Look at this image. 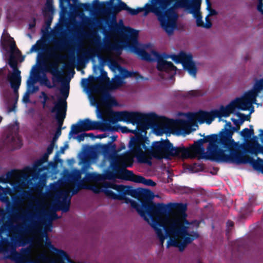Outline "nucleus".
Returning a JSON list of instances; mask_svg holds the SVG:
<instances>
[{
	"label": "nucleus",
	"instance_id": "obj_1",
	"mask_svg": "<svg viewBox=\"0 0 263 263\" xmlns=\"http://www.w3.org/2000/svg\"><path fill=\"white\" fill-rule=\"evenodd\" d=\"M170 205L171 206V211H175L181 217L171 220H163L160 222L154 221L152 227L155 231L162 246H163L165 238L173 235L174 238L170 237L167 242V247H177L180 252H182L187 245L198 238L199 235L193 231L189 233L188 227L185 226L189 224L186 219V204L170 202Z\"/></svg>",
	"mask_w": 263,
	"mask_h": 263
},
{
	"label": "nucleus",
	"instance_id": "obj_2",
	"mask_svg": "<svg viewBox=\"0 0 263 263\" xmlns=\"http://www.w3.org/2000/svg\"><path fill=\"white\" fill-rule=\"evenodd\" d=\"M221 134H211L195 141L191 151L198 159H204L217 162L232 163L226 147L220 141Z\"/></svg>",
	"mask_w": 263,
	"mask_h": 263
},
{
	"label": "nucleus",
	"instance_id": "obj_3",
	"mask_svg": "<svg viewBox=\"0 0 263 263\" xmlns=\"http://www.w3.org/2000/svg\"><path fill=\"white\" fill-rule=\"evenodd\" d=\"M174 0H153L152 4H145L143 11L145 13L153 12L158 17L162 27L166 32L173 34L176 22L178 17L175 4L169 7Z\"/></svg>",
	"mask_w": 263,
	"mask_h": 263
},
{
	"label": "nucleus",
	"instance_id": "obj_4",
	"mask_svg": "<svg viewBox=\"0 0 263 263\" xmlns=\"http://www.w3.org/2000/svg\"><path fill=\"white\" fill-rule=\"evenodd\" d=\"M158 115L155 112L148 114H142L136 111H112L111 119L110 121L112 124H115L118 121H124L126 123H132L133 125L137 124L138 130H132L130 132L136 135H142L143 133L146 134L151 124L157 120Z\"/></svg>",
	"mask_w": 263,
	"mask_h": 263
},
{
	"label": "nucleus",
	"instance_id": "obj_5",
	"mask_svg": "<svg viewBox=\"0 0 263 263\" xmlns=\"http://www.w3.org/2000/svg\"><path fill=\"white\" fill-rule=\"evenodd\" d=\"M239 129L240 127L236 126H232L231 128H224L220 132V141L226 146L232 163L238 165L242 164V162L248 157L240 150L238 143L232 138L234 133L238 132Z\"/></svg>",
	"mask_w": 263,
	"mask_h": 263
},
{
	"label": "nucleus",
	"instance_id": "obj_6",
	"mask_svg": "<svg viewBox=\"0 0 263 263\" xmlns=\"http://www.w3.org/2000/svg\"><path fill=\"white\" fill-rule=\"evenodd\" d=\"M147 137L142 135H137L136 133V136L133 137L128 144L129 151L133 156L137 158L138 162L140 163H146L149 165L152 164L150 160H147L144 156L143 149L146 150L147 146L145 142Z\"/></svg>",
	"mask_w": 263,
	"mask_h": 263
},
{
	"label": "nucleus",
	"instance_id": "obj_7",
	"mask_svg": "<svg viewBox=\"0 0 263 263\" xmlns=\"http://www.w3.org/2000/svg\"><path fill=\"white\" fill-rule=\"evenodd\" d=\"M62 85L63 87L61 89V93L63 98L58 99V102L54 103L55 106L51 110V112H57L56 119L58 122V127H60L61 129L66 114L67 102L66 99L69 95V82L65 84L62 83Z\"/></svg>",
	"mask_w": 263,
	"mask_h": 263
},
{
	"label": "nucleus",
	"instance_id": "obj_8",
	"mask_svg": "<svg viewBox=\"0 0 263 263\" xmlns=\"http://www.w3.org/2000/svg\"><path fill=\"white\" fill-rule=\"evenodd\" d=\"M171 146L172 143L168 139H161L160 141L152 142L151 149L147 152V154L158 160L169 159Z\"/></svg>",
	"mask_w": 263,
	"mask_h": 263
},
{
	"label": "nucleus",
	"instance_id": "obj_9",
	"mask_svg": "<svg viewBox=\"0 0 263 263\" xmlns=\"http://www.w3.org/2000/svg\"><path fill=\"white\" fill-rule=\"evenodd\" d=\"M105 84L100 83L99 84L94 85L91 88V91L95 93H100L101 96L100 98L99 102H95L96 104L101 105L107 108H111L113 106H116L118 103L115 98L112 97L108 92V90H111Z\"/></svg>",
	"mask_w": 263,
	"mask_h": 263
},
{
	"label": "nucleus",
	"instance_id": "obj_10",
	"mask_svg": "<svg viewBox=\"0 0 263 263\" xmlns=\"http://www.w3.org/2000/svg\"><path fill=\"white\" fill-rule=\"evenodd\" d=\"M201 2L202 0H176L175 6L176 8H185L190 10V12L196 16L197 26L204 28V23L200 13Z\"/></svg>",
	"mask_w": 263,
	"mask_h": 263
},
{
	"label": "nucleus",
	"instance_id": "obj_11",
	"mask_svg": "<svg viewBox=\"0 0 263 263\" xmlns=\"http://www.w3.org/2000/svg\"><path fill=\"white\" fill-rule=\"evenodd\" d=\"M168 58H171L176 64L181 63L183 68L187 70L191 76L196 78L197 68L193 61V56L191 54L181 51L179 54L168 55Z\"/></svg>",
	"mask_w": 263,
	"mask_h": 263
},
{
	"label": "nucleus",
	"instance_id": "obj_12",
	"mask_svg": "<svg viewBox=\"0 0 263 263\" xmlns=\"http://www.w3.org/2000/svg\"><path fill=\"white\" fill-rule=\"evenodd\" d=\"M111 117L108 119L103 120V122L99 121H91L89 119H85L83 120H79V123H80L82 130L84 132L101 129L102 131L109 130L111 129V127L110 123L112 122L110 121Z\"/></svg>",
	"mask_w": 263,
	"mask_h": 263
},
{
	"label": "nucleus",
	"instance_id": "obj_13",
	"mask_svg": "<svg viewBox=\"0 0 263 263\" xmlns=\"http://www.w3.org/2000/svg\"><path fill=\"white\" fill-rule=\"evenodd\" d=\"M11 241L7 237L2 239L0 242V252L9 254V251L15 245L18 247L25 246L29 243L30 240L26 237L17 236L11 238Z\"/></svg>",
	"mask_w": 263,
	"mask_h": 263
},
{
	"label": "nucleus",
	"instance_id": "obj_14",
	"mask_svg": "<svg viewBox=\"0 0 263 263\" xmlns=\"http://www.w3.org/2000/svg\"><path fill=\"white\" fill-rule=\"evenodd\" d=\"M171 208V206H170V203H167V204L163 203H158L157 204L154 203L153 205H152L149 211H148L147 213V216L151 213H152L159 216H164L166 217L165 219H162L159 217L158 219L153 220V223H154V221H158V222H160L163 220H169L168 218L170 213L172 212ZM153 224V223H152V225Z\"/></svg>",
	"mask_w": 263,
	"mask_h": 263
},
{
	"label": "nucleus",
	"instance_id": "obj_15",
	"mask_svg": "<svg viewBox=\"0 0 263 263\" xmlns=\"http://www.w3.org/2000/svg\"><path fill=\"white\" fill-rule=\"evenodd\" d=\"M135 195H136L139 200L141 202L140 205L142 207L146 213L149 211L152 205H153V203L152 200L153 198V193L152 191L149 190H143L137 191L136 190V193H134L132 195L134 196Z\"/></svg>",
	"mask_w": 263,
	"mask_h": 263
},
{
	"label": "nucleus",
	"instance_id": "obj_16",
	"mask_svg": "<svg viewBox=\"0 0 263 263\" xmlns=\"http://www.w3.org/2000/svg\"><path fill=\"white\" fill-rule=\"evenodd\" d=\"M43 235L46 238V240L45 241V247L49 249L52 253L56 255L61 258L62 260L61 263H74L70 259L69 256L66 252L63 250L55 248L52 244L46 232H44Z\"/></svg>",
	"mask_w": 263,
	"mask_h": 263
},
{
	"label": "nucleus",
	"instance_id": "obj_17",
	"mask_svg": "<svg viewBox=\"0 0 263 263\" xmlns=\"http://www.w3.org/2000/svg\"><path fill=\"white\" fill-rule=\"evenodd\" d=\"M112 168L117 173V178L137 183L138 181L136 179L140 175H135L133 171L128 170L126 167L120 168L117 164H112Z\"/></svg>",
	"mask_w": 263,
	"mask_h": 263
},
{
	"label": "nucleus",
	"instance_id": "obj_18",
	"mask_svg": "<svg viewBox=\"0 0 263 263\" xmlns=\"http://www.w3.org/2000/svg\"><path fill=\"white\" fill-rule=\"evenodd\" d=\"M168 58V55L166 54H160V57L157 59V68L160 71L170 72L174 71L175 73L177 67L174 65L172 62L165 60V59Z\"/></svg>",
	"mask_w": 263,
	"mask_h": 263
},
{
	"label": "nucleus",
	"instance_id": "obj_19",
	"mask_svg": "<svg viewBox=\"0 0 263 263\" xmlns=\"http://www.w3.org/2000/svg\"><path fill=\"white\" fill-rule=\"evenodd\" d=\"M130 154V152L127 151L122 154L117 155L116 156V163L114 164H118L119 167L120 166V168L132 166L134 163V159Z\"/></svg>",
	"mask_w": 263,
	"mask_h": 263
},
{
	"label": "nucleus",
	"instance_id": "obj_20",
	"mask_svg": "<svg viewBox=\"0 0 263 263\" xmlns=\"http://www.w3.org/2000/svg\"><path fill=\"white\" fill-rule=\"evenodd\" d=\"M190 152H191V148L189 149L183 146L175 147L173 146V143H172L169 159L172 157H180L182 158H190L191 157Z\"/></svg>",
	"mask_w": 263,
	"mask_h": 263
},
{
	"label": "nucleus",
	"instance_id": "obj_21",
	"mask_svg": "<svg viewBox=\"0 0 263 263\" xmlns=\"http://www.w3.org/2000/svg\"><path fill=\"white\" fill-rule=\"evenodd\" d=\"M7 80L14 93H17L21 84V71L20 70L13 71L12 73L8 74Z\"/></svg>",
	"mask_w": 263,
	"mask_h": 263
},
{
	"label": "nucleus",
	"instance_id": "obj_22",
	"mask_svg": "<svg viewBox=\"0 0 263 263\" xmlns=\"http://www.w3.org/2000/svg\"><path fill=\"white\" fill-rule=\"evenodd\" d=\"M6 138L8 140H10L11 143L17 142L18 143V147H21L22 143L18 135V126L17 123L9 126Z\"/></svg>",
	"mask_w": 263,
	"mask_h": 263
},
{
	"label": "nucleus",
	"instance_id": "obj_23",
	"mask_svg": "<svg viewBox=\"0 0 263 263\" xmlns=\"http://www.w3.org/2000/svg\"><path fill=\"white\" fill-rule=\"evenodd\" d=\"M93 41L95 45L99 49H101L104 47L105 49L107 50L120 51L122 49V47L120 43L119 42L111 43L110 42H107L105 43L104 46H103L102 43L101 41V38L99 35H97L96 37L94 38Z\"/></svg>",
	"mask_w": 263,
	"mask_h": 263
},
{
	"label": "nucleus",
	"instance_id": "obj_24",
	"mask_svg": "<svg viewBox=\"0 0 263 263\" xmlns=\"http://www.w3.org/2000/svg\"><path fill=\"white\" fill-rule=\"evenodd\" d=\"M219 116V112L216 110H213L211 112L200 110L199 111L198 121L200 123L205 122L208 124H210L212 123L215 118L218 117Z\"/></svg>",
	"mask_w": 263,
	"mask_h": 263
},
{
	"label": "nucleus",
	"instance_id": "obj_25",
	"mask_svg": "<svg viewBox=\"0 0 263 263\" xmlns=\"http://www.w3.org/2000/svg\"><path fill=\"white\" fill-rule=\"evenodd\" d=\"M66 45L67 43L64 40H61L56 42L55 46L49 50L50 56L57 61H60L64 59L65 58V56L58 54L55 51L63 50Z\"/></svg>",
	"mask_w": 263,
	"mask_h": 263
},
{
	"label": "nucleus",
	"instance_id": "obj_26",
	"mask_svg": "<svg viewBox=\"0 0 263 263\" xmlns=\"http://www.w3.org/2000/svg\"><path fill=\"white\" fill-rule=\"evenodd\" d=\"M125 194H120V196H123L122 199H119L120 200H124L125 202L127 204H130L132 208L135 209L138 214L144 218V220L148 221V219L146 217V212L143 209L142 207L136 201L130 199L129 198L125 196Z\"/></svg>",
	"mask_w": 263,
	"mask_h": 263
},
{
	"label": "nucleus",
	"instance_id": "obj_27",
	"mask_svg": "<svg viewBox=\"0 0 263 263\" xmlns=\"http://www.w3.org/2000/svg\"><path fill=\"white\" fill-rule=\"evenodd\" d=\"M101 74L98 77H93L90 76V78L93 81L95 82H99V83H102L103 82H106L107 84H106L107 86L109 87V89H115L117 88V86H116V83H114L112 84H111L109 82V78L107 76V73L105 71H104L103 68L101 67L100 68Z\"/></svg>",
	"mask_w": 263,
	"mask_h": 263
},
{
	"label": "nucleus",
	"instance_id": "obj_28",
	"mask_svg": "<svg viewBox=\"0 0 263 263\" xmlns=\"http://www.w3.org/2000/svg\"><path fill=\"white\" fill-rule=\"evenodd\" d=\"M136 49H137V52L141 59L148 62L155 61L160 57V53L155 50H152L150 53H148L144 49L139 50L137 48Z\"/></svg>",
	"mask_w": 263,
	"mask_h": 263
},
{
	"label": "nucleus",
	"instance_id": "obj_29",
	"mask_svg": "<svg viewBox=\"0 0 263 263\" xmlns=\"http://www.w3.org/2000/svg\"><path fill=\"white\" fill-rule=\"evenodd\" d=\"M249 163L253 168L263 174V159L257 158L255 160L253 158L248 156L242 162V164Z\"/></svg>",
	"mask_w": 263,
	"mask_h": 263
},
{
	"label": "nucleus",
	"instance_id": "obj_30",
	"mask_svg": "<svg viewBox=\"0 0 263 263\" xmlns=\"http://www.w3.org/2000/svg\"><path fill=\"white\" fill-rule=\"evenodd\" d=\"M71 197H67L66 195H65L63 198L62 201L58 200L55 204L54 208L55 211H62L63 213H66L69 211L70 205Z\"/></svg>",
	"mask_w": 263,
	"mask_h": 263
},
{
	"label": "nucleus",
	"instance_id": "obj_31",
	"mask_svg": "<svg viewBox=\"0 0 263 263\" xmlns=\"http://www.w3.org/2000/svg\"><path fill=\"white\" fill-rule=\"evenodd\" d=\"M108 187L116 190L119 194H127L133 195L134 193L136 192L135 189H130L129 186L123 185H118L115 183H110L108 185Z\"/></svg>",
	"mask_w": 263,
	"mask_h": 263
},
{
	"label": "nucleus",
	"instance_id": "obj_32",
	"mask_svg": "<svg viewBox=\"0 0 263 263\" xmlns=\"http://www.w3.org/2000/svg\"><path fill=\"white\" fill-rule=\"evenodd\" d=\"M0 201L7 205L11 204V202L8 195H11L13 190L9 186L4 187L0 185Z\"/></svg>",
	"mask_w": 263,
	"mask_h": 263
},
{
	"label": "nucleus",
	"instance_id": "obj_33",
	"mask_svg": "<svg viewBox=\"0 0 263 263\" xmlns=\"http://www.w3.org/2000/svg\"><path fill=\"white\" fill-rule=\"evenodd\" d=\"M126 32L129 35V40L132 42V44L129 46L134 49H136L138 45V31L132 28L127 27Z\"/></svg>",
	"mask_w": 263,
	"mask_h": 263
},
{
	"label": "nucleus",
	"instance_id": "obj_34",
	"mask_svg": "<svg viewBox=\"0 0 263 263\" xmlns=\"http://www.w3.org/2000/svg\"><path fill=\"white\" fill-rule=\"evenodd\" d=\"M107 8H105L104 11H111L114 13H118L122 10H127L128 6L123 2L120 1L118 5L112 4V6L107 7Z\"/></svg>",
	"mask_w": 263,
	"mask_h": 263
},
{
	"label": "nucleus",
	"instance_id": "obj_35",
	"mask_svg": "<svg viewBox=\"0 0 263 263\" xmlns=\"http://www.w3.org/2000/svg\"><path fill=\"white\" fill-rule=\"evenodd\" d=\"M49 258L45 253H42L39 254L35 260H28L25 261H16V263H41L47 262Z\"/></svg>",
	"mask_w": 263,
	"mask_h": 263
},
{
	"label": "nucleus",
	"instance_id": "obj_36",
	"mask_svg": "<svg viewBox=\"0 0 263 263\" xmlns=\"http://www.w3.org/2000/svg\"><path fill=\"white\" fill-rule=\"evenodd\" d=\"M18 247L16 245L13 247L9 251V254H7V255L5 257L6 259H10L12 260L16 261H23L21 260V255L16 250V247Z\"/></svg>",
	"mask_w": 263,
	"mask_h": 263
},
{
	"label": "nucleus",
	"instance_id": "obj_37",
	"mask_svg": "<svg viewBox=\"0 0 263 263\" xmlns=\"http://www.w3.org/2000/svg\"><path fill=\"white\" fill-rule=\"evenodd\" d=\"M119 2L120 0H118ZM115 0H109V2H105L101 3L99 0H94L93 2V7L95 10L102 9L105 10L106 7L112 6Z\"/></svg>",
	"mask_w": 263,
	"mask_h": 263
},
{
	"label": "nucleus",
	"instance_id": "obj_38",
	"mask_svg": "<svg viewBox=\"0 0 263 263\" xmlns=\"http://www.w3.org/2000/svg\"><path fill=\"white\" fill-rule=\"evenodd\" d=\"M252 105L250 101H248L243 97L238 98L236 101V106L239 109L246 110Z\"/></svg>",
	"mask_w": 263,
	"mask_h": 263
},
{
	"label": "nucleus",
	"instance_id": "obj_39",
	"mask_svg": "<svg viewBox=\"0 0 263 263\" xmlns=\"http://www.w3.org/2000/svg\"><path fill=\"white\" fill-rule=\"evenodd\" d=\"M82 162L84 164L82 168V171L76 170L73 174L74 178L76 180H79L81 179L82 172H85L89 165V160L86 157L83 158Z\"/></svg>",
	"mask_w": 263,
	"mask_h": 263
},
{
	"label": "nucleus",
	"instance_id": "obj_40",
	"mask_svg": "<svg viewBox=\"0 0 263 263\" xmlns=\"http://www.w3.org/2000/svg\"><path fill=\"white\" fill-rule=\"evenodd\" d=\"M249 127V129L248 128L243 129L240 133L241 136H242L246 141L250 140L254 134L253 126L252 125H250Z\"/></svg>",
	"mask_w": 263,
	"mask_h": 263
},
{
	"label": "nucleus",
	"instance_id": "obj_41",
	"mask_svg": "<svg viewBox=\"0 0 263 263\" xmlns=\"http://www.w3.org/2000/svg\"><path fill=\"white\" fill-rule=\"evenodd\" d=\"M48 70L53 76L57 77L58 81H61V78L60 75L61 73L59 70L58 64L57 63L50 64L48 66Z\"/></svg>",
	"mask_w": 263,
	"mask_h": 263
},
{
	"label": "nucleus",
	"instance_id": "obj_42",
	"mask_svg": "<svg viewBox=\"0 0 263 263\" xmlns=\"http://www.w3.org/2000/svg\"><path fill=\"white\" fill-rule=\"evenodd\" d=\"M235 106L233 104H229L226 107H221L220 110L218 111L219 116L218 117H228L231 113H232L234 110Z\"/></svg>",
	"mask_w": 263,
	"mask_h": 263
},
{
	"label": "nucleus",
	"instance_id": "obj_43",
	"mask_svg": "<svg viewBox=\"0 0 263 263\" xmlns=\"http://www.w3.org/2000/svg\"><path fill=\"white\" fill-rule=\"evenodd\" d=\"M31 253V249L30 247H26L22 248L21 250V260L23 261H27L28 260H31L30 259Z\"/></svg>",
	"mask_w": 263,
	"mask_h": 263
},
{
	"label": "nucleus",
	"instance_id": "obj_44",
	"mask_svg": "<svg viewBox=\"0 0 263 263\" xmlns=\"http://www.w3.org/2000/svg\"><path fill=\"white\" fill-rule=\"evenodd\" d=\"M136 180L138 181L137 183H142L147 186H155L157 184L153 180L151 179H146L145 177L142 176H139V177H138V178L136 179Z\"/></svg>",
	"mask_w": 263,
	"mask_h": 263
},
{
	"label": "nucleus",
	"instance_id": "obj_45",
	"mask_svg": "<svg viewBox=\"0 0 263 263\" xmlns=\"http://www.w3.org/2000/svg\"><path fill=\"white\" fill-rule=\"evenodd\" d=\"M54 8L52 0H47L46 3V7L43 11V15L44 17H47L48 14H52Z\"/></svg>",
	"mask_w": 263,
	"mask_h": 263
},
{
	"label": "nucleus",
	"instance_id": "obj_46",
	"mask_svg": "<svg viewBox=\"0 0 263 263\" xmlns=\"http://www.w3.org/2000/svg\"><path fill=\"white\" fill-rule=\"evenodd\" d=\"M257 96L256 92L254 91L253 89L246 92L243 98L248 101H250L251 104L256 100V98Z\"/></svg>",
	"mask_w": 263,
	"mask_h": 263
},
{
	"label": "nucleus",
	"instance_id": "obj_47",
	"mask_svg": "<svg viewBox=\"0 0 263 263\" xmlns=\"http://www.w3.org/2000/svg\"><path fill=\"white\" fill-rule=\"evenodd\" d=\"M84 131L82 130V127H81L80 123H79L78 122L77 124H72L71 126V130L69 133V138H70L72 135H76Z\"/></svg>",
	"mask_w": 263,
	"mask_h": 263
},
{
	"label": "nucleus",
	"instance_id": "obj_48",
	"mask_svg": "<svg viewBox=\"0 0 263 263\" xmlns=\"http://www.w3.org/2000/svg\"><path fill=\"white\" fill-rule=\"evenodd\" d=\"M119 67L120 73L123 78L132 77L133 76H135L137 74V72L129 71L127 69L123 68L120 66H119Z\"/></svg>",
	"mask_w": 263,
	"mask_h": 263
},
{
	"label": "nucleus",
	"instance_id": "obj_49",
	"mask_svg": "<svg viewBox=\"0 0 263 263\" xmlns=\"http://www.w3.org/2000/svg\"><path fill=\"white\" fill-rule=\"evenodd\" d=\"M112 164H111V168H112ZM117 173L113 168L112 171H107L104 174V178L108 180H113L117 178Z\"/></svg>",
	"mask_w": 263,
	"mask_h": 263
},
{
	"label": "nucleus",
	"instance_id": "obj_50",
	"mask_svg": "<svg viewBox=\"0 0 263 263\" xmlns=\"http://www.w3.org/2000/svg\"><path fill=\"white\" fill-rule=\"evenodd\" d=\"M204 170V165L202 163H194L190 166V170L192 172L196 173L203 171Z\"/></svg>",
	"mask_w": 263,
	"mask_h": 263
},
{
	"label": "nucleus",
	"instance_id": "obj_51",
	"mask_svg": "<svg viewBox=\"0 0 263 263\" xmlns=\"http://www.w3.org/2000/svg\"><path fill=\"white\" fill-rule=\"evenodd\" d=\"M105 193L106 196L110 197V198L115 200L121 199L123 197L122 196H120V194H117L114 193L112 191L109 190H106L105 191Z\"/></svg>",
	"mask_w": 263,
	"mask_h": 263
},
{
	"label": "nucleus",
	"instance_id": "obj_52",
	"mask_svg": "<svg viewBox=\"0 0 263 263\" xmlns=\"http://www.w3.org/2000/svg\"><path fill=\"white\" fill-rule=\"evenodd\" d=\"M263 89V79L257 81L253 87V90L258 94Z\"/></svg>",
	"mask_w": 263,
	"mask_h": 263
},
{
	"label": "nucleus",
	"instance_id": "obj_53",
	"mask_svg": "<svg viewBox=\"0 0 263 263\" xmlns=\"http://www.w3.org/2000/svg\"><path fill=\"white\" fill-rule=\"evenodd\" d=\"M5 175L6 178L9 181V180L15 178L18 176V171L15 169L12 170L11 171L8 172Z\"/></svg>",
	"mask_w": 263,
	"mask_h": 263
},
{
	"label": "nucleus",
	"instance_id": "obj_54",
	"mask_svg": "<svg viewBox=\"0 0 263 263\" xmlns=\"http://www.w3.org/2000/svg\"><path fill=\"white\" fill-rule=\"evenodd\" d=\"M56 211H55V209L54 207L53 210L50 213L49 218V224L51 227L52 226V221L59 219L61 218V216H58V215L57 214Z\"/></svg>",
	"mask_w": 263,
	"mask_h": 263
},
{
	"label": "nucleus",
	"instance_id": "obj_55",
	"mask_svg": "<svg viewBox=\"0 0 263 263\" xmlns=\"http://www.w3.org/2000/svg\"><path fill=\"white\" fill-rule=\"evenodd\" d=\"M99 176L95 173H86L85 179L88 181H95L99 179Z\"/></svg>",
	"mask_w": 263,
	"mask_h": 263
},
{
	"label": "nucleus",
	"instance_id": "obj_56",
	"mask_svg": "<svg viewBox=\"0 0 263 263\" xmlns=\"http://www.w3.org/2000/svg\"><path fill=\"white\" fill-rule=\"evenodd\" d=\"M167 127L166 125H158L155 128V133L157 135H162L163 133L166 132V129H167Z\"/></svg>",
	"mask_w": 263,
	"mask_h": 263
},
{
	"label": "nucleus",
	"instance_id": "obj_57",
	"mask_svg": "<svg viewBox=\"0 0 263 263\" xmlns=\"http://www.w3.org/2000/svg\"><path fill=\"white\" fill-rule=\"evenodd\" d=\"M186 116L187 119L190 121H193L194 120H197L199 117V112L197 113L194 112H187L186 114Z\"/></svg>",
	"mask_w": 263,
	"mask_h": 263
},
{
	"label": "nucleus",
	"instance_id": "obj_58",
	"mask_svg": "<svg viewBox=\"0 0 263 263\" xmlns=\"http://www.w3.org/2000/svg\"><path fill=\"white\" fill-rule=\"evenodd\" d=\"M44 18L46 28L48 29L50 27L53 20V15L52 14H48V16H47V17Z\"/></svg>",
	"mask_w": 263,
	"mask_h": 263
},
{
	"label": "nucleus",
	"instance_id": "obj_59",
	"mask_svg": "<svg viewBox=\"0 0 263 263\" xmlns=\"http://www.w3.org/2000/svg\"><path fill=\"white\" fill-rule=\"evenodd\" d=\"M36 82V79L35 78L30 76L27 81V90H30L31 88V86H33Z\"/></svg>",
	"mask_w": 263,
	"mask_h": 263
},
{
	"label": "nucleus",
	"instance_id": "obj_60",
	"mask_svg": "<svg viewBox=\"0 0 263 263\" xmlns=\"http://www.w3.org/2000/svg\"><path fill=\"white\" fill-rule=\"evenodd\" d=\"M143 8H138L136 9H132L128 7L127 11L132 15H135L138 14L139 13L142 12L143 11Z\"/></svg>",
	"mask_w": 263,
	"mask_h": 263
},
{
	"label": "nucleus",
	"instance_id": "obj_61",
	"mask_svg": "<svg viewBox=\"0 0 263 263\" xmlns=\"http://www.w3.org/2000/svg\"><path fill=\"white\" fill-rule=\"evenodd\" d=\"M43 98V101H42L43 107L44 108L46 106V102L50 99L47 94L44 91H42L41 95L39 96L40 98Z\"/></svg>",
	"mask_w": 263,
	"mask_h": 263
},
{
	"label": "nucleus",
	"instance_id": "obj_62",
	"mask_svg": "<svg viewBox=\"0 0 263 263\" xmlns=\"http://www.w3.org/2000/svg\"><path fill=\"white\" fill-rule=\"evenodd\" d=\"M41 83L44 84L48 88H52L54 86L51 84V83L49 80L46 77H45L41 80Z\"/></svg>",
	"mask_w": 263,
	"mask_h": 263
},
{
	"label": "nucleus",
	"instance_id": "obj_63",
	"mask_svg": "<svg viewBox=\"0 0 263 263\" xmlns=\"http://www.w3.org/2000/svg\"><path fill=\"white\" fill-rule=\"evenodd\" d=\"M9 65L10 66V67L13 68V71H14L15 70H19L17 67V61L14 58H11L10 59L9 61Z\"/></svg>",
	"mask_w": 263,
	"mask_h": 263
},
{
	"label": "nucleus",
	"instance_id": "obj_64",
	"mask_svg": "<svg viewBox=\"0 0 263 263\" xmlns=\"http://www.w3.org/2000/svg\"><path fill=\"white\" fill-rule=\"evenodd\" d=\"M257 10L263 15V0H258Z\"/></svg>",
	"mask_w": 263,
	"mask_h": 263
}]
</instances>
